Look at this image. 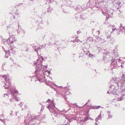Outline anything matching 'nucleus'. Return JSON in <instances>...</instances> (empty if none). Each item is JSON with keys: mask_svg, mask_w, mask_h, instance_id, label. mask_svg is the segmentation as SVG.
<instances>
[{"mask_svg": "<svg viewBox=\"0 0 125 125\" xmlns=\"http://www.w3.org/2000/svg\"><path fill=\"white\" fill-rule=\"evenodd\" d=\"M117 34H119L120 33V31H119V30H117Z\"/></svg>", "mask_w": 125, "mask_h": 125, "instance_id": "4468645a", "label": "nucleus"}, {"mask_svg": "<svg viewBox=\"0 0 125 125\" xmlns=\"http://www.w3.org/2000/svg\"><path fill=\"white\" fill-rule=\"evenodd\" d=\"M114 68V67H113V68Z\"/></svg>", "mask_w": 125, "mask_h": 125, "instance_id": "473e14b6", "label": "nucleus"}, {"mask_svg": "<svg viewBox=\"0 0 125 125\" xmlns=\"http://www.w3.org/2000/svg\"><path fill=\"white\" fill-rule=\"evenodd\" d=\"M108 115L109 118H111L112 116V115L111 114H109Z\"/></svg>", "mask_w": 125, "mask_h": 125, "instance_id": "dca6fc26", "label": "nucleus"}, {"mask_svg": "<svg viewBox=\"0 0 125 125\" xmlns=\"http://www.w3.org/2000/svg\"><path fill=\"white\" fill-rule=\"evenodd\" d=\"M106 18H107V19H109V18L106 17Z\"/></svg>", "mask_w": 125, "mask_h": 125, "instance_id": "c85d7f7f", "label": "nucleus"}, {"mask_svg": "<svg viewBox=\"0 0 125 125\" xmlns=\"http://www.w3.org/2000/svg\"><path fill=\"white\" fill-rule=\"evenodd\" d=\"M64 112L65 113H66V112H67V111L65 112Z\"/></svg>", "mask_w": 125, "mask_h": 125, "instance_id": "7c9ffc66", "label": "nucleus"}, {"mask_svg": "<svg viewBox=\"0 0 125 125\" xmlns=\"http://www.w3.org/2000/svg\"><path fill=\"white\" fill-rule=\"evenodd\" d=\"M116 64H115L114 65V67H115V66H116Z\"/></svg>", "mask_w": 125, "mask_h": 125, "instance_id": "bb28decb", "label": "nucleus"}, {"mask_svg": "<svg viewBox=\"0 0 125 125\" xmlns=\"http://www.w3.org/2000/svg\"><path fill=\"white\" fill-rule=\"evenodd\" d=\"M120 29L121 30V31H123L122 30L123 29H124V30H125V26L123 27V25L122 24H121L120 26Z\"/></svg>", "mask_w": 125, "mask_h": 125, "instance_id": "0eeeda50", "label": "nucleus"}, {"mask_svg": "<svg viewBox=\"0 0 125 125\" xmlns=\"http://www.w3.org/2000/svg\"><path fill=\"white\" fill-rule=\"evenodd\" d=\"M124 95H122L121 93H119L118 94L116 95V99L118 101H121L124 98Z\"/></svg>", "mask_w": 125, "mask_h": 125, "instance_id": "20e7f679", "label": "nucleus"}, {"mask_svg": "<svg viewBox=\"0 0 125 125\" xmlns=\"http://www.w3.org/2000/svg\"><path fill=\"white\" fill-rule=\"evenodd\" d=\"M117 86H119V85L117 84Z\"/></svg>", "mask_w": 125, "mask_h": 125, "instance_id": "cd10ccee", "label": "nucleus"}, {"mask_svg": "<svg viewBox=\"0 0 125 125\" xmlns=\"http://www.w3.org/2000/svg\"><path fill=\"white\" fill-rule=\"evenodd\" d=\"M102 13L103 14H104V12H103V11L102 12Z\"/></svg>", "mask_w": 125, "mask_h": 125, "instance_id": "a878e982", "label": "nucleus"}, {"mask_svg": "<svg viewBox=\"0 0 125 125\" xmlns=\"http://www.w3.org/2000/svg\"><path fill=\"white\" fill-rule=\"evenodd\" d=\"M2 77L4 78L5 79V81L8 83V84L9 85V86H7V83L5 84V85L4 86V87L5 89H8L9 87H10V85H11V83L10 82H9V79L8 78L9 77V74H8L7 75H3L1 76Z\"/></svg>", "mask_w": 125, "mask_h": 125, "instance_id": "f257e3e1", "label": "nucleus"}, {"mask_svg": "<svg viewBox=\"0 0 125 125\" xmlns=\"http://www.w3.org/2000/svg\"><path fill=\"white\" fill-rule=\"evenodd\" d=\"M89 118L88 117H86L85 118L84 120H83V122L86 121Z\"/></svg>", "mask_w": 125, "mask_h": 125, "instance_id": "9b49d317", "label": "nucleus"}, {"mask_svg": "<svg viewBox=\"0 0 125 125\" xmlns=\"http://www.w3.org/2000/svg\"><path fill=\"white\" fill-rule=\"evenodd\" d=\"M10 101L11 102H12L13 101V100L12 99H10Z\"/></svg>", "mask_w": 125, "mask_h": 125, "instance_id": "6ab92c4d", "label": "nucleus"}, {"mask_svg": "<svg viewBox=\"0 0 125 125\" xmlns=\"http://www.w3.org/2000/svg\"><path fill=\"white\" fill-rule=\"evenodd\" d=\"M93 54L91 53H90L89 56V57H93Z\"/></svg>", "mask_w": 125, "mask_h": 125, "instance_id": "2eb2a0df", "label": "nucleus"}, {"mask_svg": "<svg viewBox=\"0 0 125 125\" xmlns=\"http://www.w3.org/2000/svg\"><path fill=\"white\" fill-rule=\"evenodd\" d=\"M101 114L100 115H99L98 117L95 119V121H98L100 119H101Z\"/></svg>", "mask_w": 125, "mask_h": 125, "instance_id": "6e6552de", "label": "nucleus"}, {"mask_svg": "<svg viewBox=\"0 0 125 125\" xmlns=\"http://www.w3.org/2000/svg\"><path fill=\"white\" fill-rule=\"evenodd\" d=\"M97 39H98L99 40H101V38H99V37H98L97 38Z\"/></svg>", "mask_w": 125, "mask_h": 125, "instance_id": "aec40b11", "label": "nucleus"}, {"mask_svg": "<svg viewBox=\"0 0 125 125\" xmlns=\"http://www.w3.org/2000/svg\"><path fill=\"white\" fill-rule=\"evenodd\" d=\"M51 101V100L49 99H48V100H47V102H49V101Z\"/></svg>", "mask_w": 125, "mask_h": 125, "instance_id": "a211bd4d", "label": "nucleus"}, {"mask_svg": "<svg viewBox=\"0 0 125 125\" xmlns=\"http://www.w3.org/2000/svg\"><path fill=\"white\" fill-rule=\"evenodd\" d=\"M54 104H50L49 105L48 107V108L49 109L50 112L53 114L55 116H57V113H56L55 111L54 110L53 108L52 107V105H54Z\"/></svg>", "mask_w": 125, "mask_h": 125, "instance_id": "7ed1b4c3", "label": "nucleus"}, {"mask_svg": "<svg viewBox=\"0 0 125 125\" xmlns=\"http://www.w3.org/2000/svg\"><path fill=\"white\" fill-rule=\"evenodd\" d=\"M5 95H6V96H8V94H4L3 96L4 97H5Z\"/></svg>", "mask_w": 125, "mask_h": 125, "instance_id": "f3484780", "label": "nucleus"}, {"mask_svg": "<svg viewBox=\"0 0 125 125\" xmlns=\"http://www.w3.org/2000/svg\"><path fill=\"white\" fill-rule=\"evenodd\" d=\"M115 60H112V63H111V65L112 66V65H113V66H114V61Z\"/></svg>", "mask_w": 125, "mask_h": 125, "instance_id": "ddd939ff", "label": "nucleus"}, {"mask_svg": "<svg viewBox=\"0 0 125 125\" xmlns=\"http://www.w3.org/2000/svg\"><path fill=\"white\" fill-rule=\"evenodd\" d=\"M121 66L122 67H123V65H121Z\"/></svg>", "mask_w": 125, "mask_h": 125, "instance_id": "c756f323", "label": "nucleus"}, {"mask_svg": "<svg viewBox=\"0 0 125 125\" xmlns=\"http://www.w3.org/2000/svg\"><path fill=\"white\" fill-rule=\"evenodd\" d=\"M15 100H17V101H18V100L17 99V98L15 99Z\"/></svg>", "mask_w": 125, "mask_h": 125, "instance_id": "393cba45", "label": "nucleus"}, {"mask_svg": "<svg viewBox=\"0 0 125 125\" xmlns=\"http://www.w3.org/2000/svg\"><path fill=\"white\" fill-rule=\"evenodd\" d=\"M124 77L125 75L123 74L122 76V79L119 80V83H120L121 84H122L125 82V77Z\"/></svg>", "mask_w": 125, "mask_h": 125, "instance_id": "39448f33", "label": "nucleus"}, {"mask_svg": "<svg viewBox=\"0 0 125 125\" xmlns=\"http://www.w3.org/2000/svg\"><path fill=\"white\" fill-rule=\"evenodd\" d=\"M121 61V60L120 59H118V61L119 62H120V61Z\"/></svg>", "mask_w": 125, "mask_h": 125, "instance_id": "412c9836", "label": "nucleus"}, {"mask_svg": "<svg viewBox=\"0 0 125 125\" xmlns=\"http://www.w3.org/2000/svg\"><path fill=\"white\" fill-rule=\"evenodd\" d=\"M16 40L15 39L14 36L11 35L10 36L7 40V41L9 44L13 43Z\"/></svg>", "mask_w": 125, "mask_h": 125, "instance_id": "f03ea898", "label": "nucleus"}, {"mask_svg": "<svg viewBox=\"0 0 125 125\" xmlns=\"http://www.w3.org/2000/svg\"><path fill=\"white\" fill-rule=\"evenodd\" d=\"M111 28H112V30L113 31H114L116 29L115 26L114 25H113L111 26Z\"/></svg>", "mask_w": 125, "mask_h": 125, "instance_id": "9d476101", "label": "nucleus"}, {"mask_svg": "<svg viewBox=\"0 0 125 125\" xmlns=\"http://www.w3.org/2000/svg\"><path fill=\"white\" fill-rule=\"evenodd\" d=\"M83 120H81V122H83Z\"/></svg>", "mask_w": 125, "mask_h": 125, "instance_id": "5701e85b", "label": "nucleus"}, {"mask_svg": "<svg viewBox=\"0 0 125 125\" xmlns=\"http://www.w3.org/2000/svg\"><path fill=\"white\" fill-rule=\"evenodd\" d=\"M96 33H97V34H96V35L97 36L98 35H99L100 34V32L99 31H96Z\"/></svg>", "mask_w": 125, "mask_h": 125, "instance_id": "f8f14e48", "label": "nucleus"}, {"mask_svg": "<svg viewBox=\"0 0 125 125\" xmlns=\"http://www.w3.org/2000/svg\"><path fill=\"white\" fill-rule=\"evenodd\" d=\"M1 120V121L2 122H3L4 123L5 122V121H4V120Z\"/></svg>", "mask_w": 125, "mask_h": 125, "instance_id": "4be33fe9", "label": "nucleus"}, {"mask_svg": "<svg viewBox=\"0 0 125 125\" xmlns=\"http://www.w3.org/2000/svg\"><path fill=\"white\" fill-rule=\"evenodd\" d=\"M5 57H6V58H7L8 57V56H7L6 55H5Z\"/></svg>", "mask_w": 125, "mask_h": 125, "instance_id": "b1692460", "label": "nucleus"}, {"mask_svg": "<svg viewBox=\"0 0 125 125\" xmlns=\"http://www.w3.org/2000/svg\"><path fill=\"white\" fill-rule=\"evenodd\" d=\"M107 93H108V91H107Z\"/></svg>", "mask_w": 125, "mask_h": 125, "instance_id": "2f4dec72", "label": "nucleus"}, {"mask_svg": "<svg viewBox=\"0 0 125 125\" xmlns=\"http://www.w3.org/2000/svg\"><path fill=\"white\" fill-rule=\"evenodd\" d=\"M41 60H42L43 58L42 57L40 56V57L37 60V62H36L34 64H40L41 62Z\"/></svg>", "mask_w": 125, "mask_h": 125, "instance_id": "423d86ee", "label": "nucleus"}, {"mask_svg": "<svg viewBox=\"0 0 125 125\" xmlns=\"http://www.w3.org/2000/svg\"><path fill=\"white\" fill-rule=\"evenodd\" d=\"M101 106H93L92 107V108L94 109H98L101 107Z\"/></svg>", "mask_w": 125, "mask_h": 125, "instance_id": "1a4fd4ad", "label": "nucleus"}]
</instances>
